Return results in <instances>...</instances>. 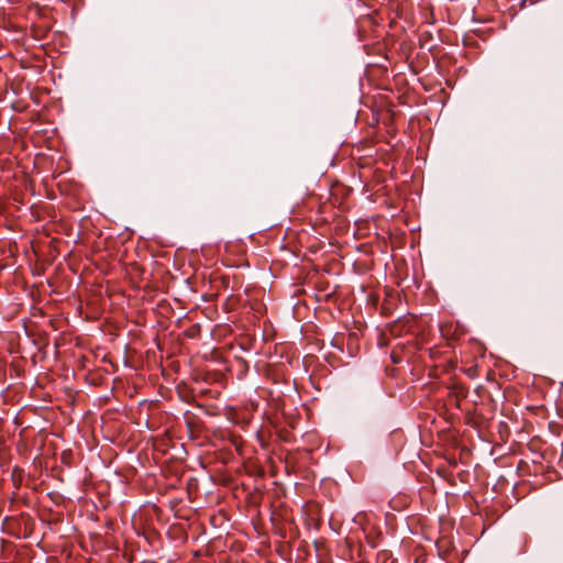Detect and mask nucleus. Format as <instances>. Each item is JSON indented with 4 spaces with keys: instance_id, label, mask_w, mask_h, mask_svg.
I'll return each instance as SVG.
<instances>
[{
    "instance_id": "obj_1",
    "label": "nucleus",
    "mask_w": 563,
    "mask_h": 563,
    "mask_svg": "<svg viewBox=\"0 0 563 563\" xmlns=\"http://www.w3.org/2000/svg\"><path fill=\"white\" fill-rule=\"evenodd\" d=\"M69 454L67 452H64L63 455H62V460L67 463V459H68Z\"/></svg>"
}]
</instances>
